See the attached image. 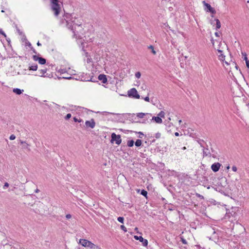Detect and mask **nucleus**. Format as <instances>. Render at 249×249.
<instances>
[{
	"label": "nucleus",
	"instance_id": "obj_1",
	"mask_svg": "<svg viewBox=\"0 0 249 249\" xmlns=\"http://www.w3.org/2000/svg\"><path fill=\"white\" fill-rule=\"evenodd\" d=\"M67 26L73 33V36L76 38L77 43L80 44L82 50L85 51L84 48L87 42L83 37L84 28L82 22L75 17L74 15H70L67 17Z\"/></svg>",
	"mask_w": 249,
	"mask_h": 249
},
{
	"label": "nucleus",
	"instance_id": "obj_2",
	"mask_svg": "<svg viewBox=\"0 0 249 249\" xmlns=\"http://www.w3.org/2000/svg\"><path fill=\"white\" fill-rule=\"evenodd\" d=\"M51 6L52 10L54 12V15L57 16L61 9L60 4L58 0H51Z\"/></svg>",
	"mask_w": 249,
	"mask_h": 249
},
{
	"label": "nucleus",
	"instance_id": "obj_3",
	"mask_svg": "<svg viewBox=\"0 0 249 249\" xmlns=\"http://www.w3.org/2000/svg\"><path fill=\"white\" fill-rule=\"evenodd\" d=\"M202 151L203 157H212L213 158L217 157V153L213 148L210 150L208 147H204L202 149Z\"/></svg>",
	"mask_w": 249,
	"mask_h": 249
},
{
	"label": "nucleus",
	"instance_id": "obj_4",
	"mask_svg": "<svg viewBox=\"0 0 249 249\" xmlns=\"http://www.w3.org/2000/svg\"><path fill=\"white\" fill-rule=\"evenodd\" d=\"M79 243L83 246L89 249H92L95 247V245L94 244L86 239H80L79 240Z\"/></svg>",
	"mask_w": 249,
	"mask_h": 249
},
{
	"label": "nucleus",
	"instance_id": "obj_5",
	"mask_svg": "<svg viewBox=\"0 0 249 249\" xmlns=\"http://www.w3.org/2000/svg\"><path fill=\"white\" fill-rule=\"evenodd\" d=\"M128 95L129 97L135 99H139L140 98L137 90L135 88H132L128 91Z\"/></svg>",
	"mask_w": 249,
	"mask_h": 249
},
{
	"label": "nucleus",
	"instance_id": "obj_6",
	"mask_svg": "<svg viewBox=\"0 0 249 249\" xmlns=\"http://www.w3.org/2000/svg\"><path fill=\"white\" fill-rule=\"evenodd\" d=\"M111 142H113L114 141H115V143L119 145L120 144H121V143L122 142V140L121 138V136L120 135H116L115 133H113L111 134Z\"/></svg>",
	"mask_w": 249,
	"mask_h": 249
},
{
	"label": "nucleus",
	"instance_id": "obj_7",
	"mask_svg": "<svg viewBox=\"0 0 249 249\" xmlns=\"http://www.w3.org/2000/svg\"><path fill=\"white\" fill-rule=\"evenodd\" d=\"M85 125L87 128H93L95 126V122L93 119L85 122Z\"/></svg>",
	"mask_w": 249,
	"mask_h": 249
},
{
	"label": "nucleus",
	"instance_id": "obj_8",
	"mask_svg": "<svg viewBox=\"0 0 249 249\" xmlns=\"http://www.w3.org/2000/svg\"><path fill=\"white\" fill-rule=\"evenodd\" d=\"M134 238L136 240H139L141 242H142L143 246L146 247L147 246V245H148L147 240L146 239H144L142 236H138L137 235H135L134 236Z\"/></svg>",
	"mask_w": 249,
	"mask_h": 249
},
{
	"label": "nucleus",
	"instance_id": "obj_9",
	"mask_svg": "<svg viewBox=\"0 0 249 249\" xmlns=\"http://www.w3.org/2000/svg\"><path fill=\"white\" fill-rule=\"evenodd\" d=\"M20 143L22 145V148L23 149H26L28 151H31V149L30 148V145L26 141H23L22 140H20Z\"/></svg>",
	"mask_w": 249,
	"mask_h": 249
},
{
	"label": "nucleus",
	"instance_id": "obj_10",
	"mask_svg": "<svg viewBox=\"0 0 249 249\" xmlns=\"http://www.w3.org/2000/svg\"><path fill=\"white\" fill-rule=\"evenodd\" d=\"M221 165L219 162L214 163L212 165L211 169L214 172H216L219 170Z\"/></svg>",
	"mask_w": 249,
	"mask_h": 249
},
{
	"label": "nucleus",
	"instance_id": "obj_11",
	"mask_svg": "<svg viewBox=\"0 0 249 249\" xmlns=\"http://www.w3.org/2000/svg\"><path fill=\"white\" fill-rule=\"evenodd\" d=\"M33 59L35 61H38L39 63L42 65L45 64L46 62L45 59L42 57H39L36 55H34Z\"/></svg>",
	"mask_w": 249,
	"mask_h": 249
},
{
	"label": "nucleus",
	"instance_id": "obj_12",
	"mask_svg": "<svg viewBox=\"0 0 249 249\" xmlns=\"http://www.w3.org/2000/svg\"><path fill=\"white\" fill-rule=\"evenodd\" d=\"M70 68H69L68 69H67L66 68H56V71L57 72H58V73H60V74H65V73H68V71L70 70Z\"/></svg>",
	"mask_w": 249,
	"mask_h": 249
},
{
	"label": "nucleus",
	"instance_id": "obj_13",
	"mask_svg": "<svg viewBox=\"0 0 249 249\" xmlns=\"http://www.w3.org/2000/svg\"><path fill=\"white\" fill-rule=\"evenodd\" d=\"M154 121L157 124H161L162 123V120L160 117L158 116H153L152 117V119H150V121Z\"/></svg>",
	"mask_w": 249,
	"mask_h": 249
},
{
	"label": "nucleus",
	"instance_id": "obj_14",
	"mask_svg": "<svg viewBox=\"0 0 249 249\" xmlns=\"http://www.w3.org/2000/svg\"><path fill=\"white\" fill-rule=\"evenodd\" d=\"M98 79L101 81L104 84L106 83L107 81L106 75L103 74H101L98 76Z\"/></svg>",
	"mask_w": 249,
	"mask_h": 249
},
{
	"label": "nucleus",
	"instance_id": "obj_15",
	"mask_svg": "<svg viewBox=\"0 0 249 249\" xmlns=\"http://www.w3.org/2000/svg\"><path fill=\"white\" fill-rule=\"evenodd\" d=\"M152 117V114L150 113H145V117L144 118V120L143 122H142V123H149V121H148V119L150 120V118Z\"/></svg>",
	"mask_w": 249,
	"mask_h": 249
},
{
	"label": "nucleus",
	"instance_id": "obj_16",
	"mask_svg": "<svg viewBox=\"0 0 249 249\" xmlns=\"http://www.w3.org/2000/svg\"><path fill=\"white\" fill-rule=\"evenodd\" d=\"M203 2L204 3V5L207 7L209 12L212 13H214V10L209 4L206 3L205 1H204Z\"/></svg>",
	"mask_w": 249,
	"mask_h": 249
},
{
	"label": "nucleus",
	"instance_id": "obj_17",
	"mask_svg": "<svg viewBox=\"0 0 249 249\" xmlns=\"http://www.w3.org/2000/svg\"><path fill=\"white\" fill-rule=\"evenodd\" d=\"M46 71H47V69H46L39 70L38 71V75L39 76H41V77H46V75H45L44 74L46 72Z\"/></svg>",
	"mask_w": 249,
	"mask_h": 249
},
{
	"label": "nucleus",
	"instance_id": "obj_18",
	"mask_svg": "<svg viewBox=\"0 0 249 249\" xmlns=\"http://www.w3.org/2000/svg\"><path fill=\"white\" fill-rule=\"evenodd\" d=\"M23 91L24 90L23 89H20L18 88L14 89L13 90V91L18 95L21 94L23 92Z\"/></svg>",
	"mask_w": 249,
	"mask_h": 249
},
{
	"label": "nucleus",
	"instance_id": "obj_19",
	"mask_svg": "<svg viewBox=\"0 0 249 249\" xmlns=\"http://www.w3.org/2000/svg\"><path fill=\"white\" fill-rule=\"evenodd\" d=\"M218 52L220 53V54L219 55V59L222 61H224L225 60V56L222 53V51L220 50H218Z\"/></svg>",
	"mask_w": 249,
	"mask_h": 249
},
{
	"label": "nucleus",
	"instance_id": "obj_20",
	"mask_svg": "<svg viewBox=\"0 0 249 249\" xmlns=\"http://www.w3.org/2000/svg\"><path fill=\"white\" fill-rule=\"evenodd\" d=\"M85 57H86V59H85L84 60L86 61L87 63H89L91 61V58L88 55V53L86 52L85 53Z\"/></svg>",
	"mask_w": 249,
	"mask_h": 249
},
{
	"label": "nucleus",
	"instance_id": "obj_21",
	"mask_svg": "<svg viewBox=\"0 0 249 249\" xmlns=\"http://www.w3.org/2000/svg\"><path fill=\"white\" fill-rule=\"evenodd\" d=\"M65 75L63 76L62 77V78L63 79H71V74H69V73L68 72V73H65L64 74Z\"/></svg>",
	"mask_w": 249,
	"mask_h": 249
},
{
	"label": "nucleus",
	"instance_id": "obj_22",
	"mask_svg": "<svg viewBox=\"0 0 249 249\" xmlns=\"http://www.w3.org/2000/svg\"><path fill=\"white\" fill-rule=\"evenodd\" d=\"M37 69V65L36 64H34L29 67V70L32 71H36Z\"/></svg>",
	"mask_w": 249,
	"mask_h": 249
},
{
	"label": "nucleus",
	"instance_id": "obj_23",
	"mask_svg": "<svg viewBox=\"0 0 249 249\" xmlns=\"http://www.w3.org/2000/svg\"><path fill=\"white\" fill-rule=\"evenodd\" d=\"M145 115V113H138L137 114V117L139 118H144Z\"/></svg>",
	"mask_w": 249,
	"mask_h": 249
},
{
	"label": "nucleus",
	"instance_id": "obj_24",
	"mask_svg": "<svg viewBox=\"0 0 249 249\" xmlns=\"http://www.w3.org/2000/svg\"><path fill=\"white\" fill-rule=\"evenodd\" d=\"M148 48L149 49H150L151 50V52L153 54H156L157 52L156 51L154 50V47L152 45H150L148 47Z\"/></svg>",
	"mask_w": 249,
	"mask_h": 249
},
{
	"label": "nucleus",
	"instance_id": "obj_25",
	"mask_svg": "<svg viewBox=\"0 0 249 249\" xmlns=\"http://www.w3.org/2000/svg\"><path fill=\"white\" fill-rule=\"evenodd\" d=\"M142 141L139 139H138L135 143V145L137 147L141 146L142 145Z\"/></svg>",
	"mask_w": 249,
	"mask_h": 249
},
{
	"label": "nucleus",
	"instance_id": "obj_26",
	"mask_svg": "<svg viewBox=\"0 0 249 249\" xmlns=\"http://www.w3.org/2000/svg\"><path fill=\"white\" fill-rule=\"evenodd\" d=\"M215 20H216V29H218L221 27L220 22L218 19H216Z\"/></svg>",
	"mask_w": 249,
	"mask_h": 249
},
{
	"label": "nucleus",
	"instance_id": "obj_27",
	"mask_svg": "<svg viewBox=\"0 0 249 249\" xmlns=\"http://www.w3.org/2000/svg\"><path fill=\"white\" fill-rule=\"evenodd\" d=\"M134 142L133 140H130V141H128L127 142V145L129 146V147H132L134 145Z\"/></svg>",
	"mask_w": 249,
	"mask_h": 249
},
{
	"label": "nucleus",
	"instance_id": "obj_28",
	"mask_svg": "<svg viewBox=\"0 0 249 249\" xmlns=\"http://www.w3.org/2000/svg\"><path fill=\"white\" fill-rule=\"evenodd\" d=\"M81 80L84 81H93L92 80V78H87V77H82Z\"/></svg>",
	"mask_w": 249,
	"mask_h": 249
},
{
	"label": "nucleus",
	"instance_id": "obj_29",
	"mask_svg": "<svg viewBox=\"0 0 249 249\" xmlns=\"http://www.w3.org/2000/svg\"><path fill=\"white\" fill-rule=\"evenodd\" d=\"M165 115V113L163 111H161L160 112V113L158 114V116L160 117V118H164Z\"/></svg>",
	"mask_w": 249,
	"mask_h": 249
},
{
	"label": "nucleus",
	"instance_id": "obj_30",
	"mask_svg": "<svg viewBox=\"0 0 249 249\" xmlns=\"http://www.w3.org/2000/svg\"><path fill=\"white\" fill-rule=\"evenodd\" d=\"M141 194L144 196L147 197V192L144 190H142L141 192Z\"/></svg>",
	"mask_w": 249,
	"mask_h": 249
},
{
	"label": "nucleus",
	"instance_id": "obj_31",
	"mask_svg": "<svg viewBox=\"0 0 249 249\" xmlns=\"http://www.w3.org/2000/svg\"><path fill=\"white\" fill-rule=\"evenodd\" d=\"M117 220L120 223H124V218L123 217H118Z\"/></svg>",
	"mask_w": 249,
	"mask_h": 249
},
{
	"label": "nucleus",
	"instance_id": "obj_32",
	"mask_svg": "<svg viewBox=\"0 0 249 249\" xmlns=\"http://www.w3.org/2000/svg\"><path fill=\"white\" fill-rule=\"evenodd\" d=\"M73 120H74V121L75 122H77L80 123V122H82V119H77L76 117H74L73 118Z\"/></svg>",
	"mask_w": 249,
	"mask_h": 249
},
{
	"label": "nucleus",
	"instance_id": "obj_33",
	"mask_svg": "<svg viewBox=\"0 0 249 249\" xmlns=\"http://www.w3.org/2000/svg\"><path fill=\"white\" fill-rule=\"evenodd\" d=\"M242 54L244 56V59L246 61V62L247 61H248L249 60L248 59V57H247L246 53H243L242 52Z\"/></svg>",
	"mask_w": 249,
	"mask_h": 249
},
{
	"label": "nucleus",
	"instance_id": "obj_34",
	"mask_svg": "<svg viewBox=\"0 0 249 249\" xmlns=\"http://www.w3.org/2000/svg\"><path fill=\"white\" fill-rule=\"evenodd\" d=\"M141 73L140 72H137L135 73V76L137 78H140V77H141Z\"/></svg>",
	"mask_w": 249,
	"mask_h": 249
},
{
	"label": "nucleus",
	"instance_id": "obj_35",
	"mask_svg": "<svg viewBox=\"0 0 249 249\" xmlns=\"http://www.w3.org/2000/svg\"><path fill=\"white\" fill-rule=\"evenodd\" d=\"M202 142H204V141H203V140H199V141H198V143H199V144L200 145V146H201V147H202L203 148H204L205 147H204V146L203 145Z\"/></svg>",
	"mask_w": 249,
	"mask_h": 249
},
{
	"label": "nucleus",
	"instance_id": "obj_36",
	"mask_svg": "<svg viewBox=\"0 0 249 249\" xmlns=\"http://www.w3.org/2000/svg\"><path fill=\"white\" fill-rule=\"evenodd\" d=\"M120 228L124 232H126L127 231L126 228H125V227L124 225H121Z\"/></svg>",
	"mask_w": 249,
	"mask_h": 249
},
{
	"label": "nucleus",
	"instance_id": "obj_37",
	"mask_svg": "<svg viewBox=\"0 0 249 249\" xmlns=\"http://www.w3.org/2000/svg\"><path fill=\"white\" fill-rule=\"evenodd\" d=\"M71 114H70V113L67 114V115L65 117V119L66 120L69 119L71 117Z\"/></svg>",
	"mask_w": 249,
	"mask_h": 249
},
{
	"label": "nucleus",
	"instance_id": "obj_38",
	"mask_svg": "<svg viewBox=\"0 0 249 249\" xmlns=\"http://www.w3.org/2000/svg\"><path fill=\"white\" fill-rule=\"evenodd\" d=\"M9 139L11 140H14L16 139V136L12 134L10 136Z\"/></svg>",
	"mask_w": 249,
	"mask_h": 249
},
{
	"label": "nucleus",
	"instance_id": "obj_39",
	"mask_svg": "<svg viewBox=\"0 0 249 249\" xmlns=\"http://www.w3.org/2000/svg\"><path fill=\"white\" fill-rule=\"evenodd\" d=\"M160 136H161L160 133L158 132V133H157L156 134V135H155V137H156L157 139H159V138H160Z\"/></svg>",
	"mask_w": 249,
	"mask_h": 249
},
{
	"label": "nucleus",
	"instance_id": "obj_40",
	"mask_svg": "<svg viewBox=\"0 0 249 249\" xmlns=\"http://www.w3.org/2000/svg\"><path fill=\"white\" fill-rule=\"evenodd\" d=\"M8 186H9V184H8V183H7V182H5V183H4V185L3 187V188L4 189H6V188H7Z\"/></svg>",
	"mask_w": 249,
	"mask_h": 249
},
{
	"label": "nucleus",
	"instance_id": "obj_41",
	"mask_svg": "<svg viewBox=\"0 0 249 249\" xmlns=\"http://www.w3.org/2000/svg\"><path fill=\"white\" fill-rule=\"evenodd\" d=\"M232 170L234 172H236L237 170V167L235 166H233L232 167Z\"/></svg>",
	"mask_w": 249,
	"mask_h": 249
},
{
	"label": "nucleus",
	"instance_id": "obj_42",
	"mask_svg": "<svg viewBox=\"0 0 249 249\" xmlns=\"http://www.w3.org/2000/svg\"><path fill=\"white\" fill-rule=\"evenodd\" d=\"M66 217L67 219H70L71 217V215L70 214H67L66 215Z\"/></svg>",
	"mask_w": 249,
	"mask_h": 249
},
{
	"label": "nucleus",
	"instance_id": "obj_43",
	"mask_svg": "<svg viewBox=\"0 0 249 249\" xmlns=\"http://www.w3.org/2000/svg\"><path fill=\"white\" fill-rule=\"evenodd\" d=\"M138 133L139 134V137L140 138H142V136H143V133L142 132H139Z\"/></svg>",
	"mask_w": 249,
	"mask_h": 249
},
{
	"label": "nucleus",
	"instance_id": "obj_44",
	"mask_svg": "<svg viewBox=\"0 0 249 249\" xmlns=\"http://www.w3.org/2000/svg\"><path fill=\"white\" fill-rule=\"evenodd\" d=\"M0 33L3 36H6V35L4 33V32L2 30V29H0Z\"/></svg>",
	"mask_w": 249,
	"mask_h": 249
},
{
	"label": "nucleus",
	"instance_id": "obj_45",
	"mask_svg": "<svg viewBox=\"0 0 249 249\" xmlns=\"http://www.w3.org/2000/svg\"><path fill=\"white\" fill-rule=\"evenodd\" d=\"M144 100L146 101V102H149V98L148 96H147L146 97H145L144 98H143Z\"/></svg>",
	"mask_w": 249,
	"mask_h": 249
},
{
	"label": "nucleus",
	"instance_id": "obj_46",
	"mask_svg": "<svg viewBox=\"0 0 249 249\" xmlns=\"http://www.w3.org/2000/svg\"><path fill=\"white\" fill-rule=\"evenodd\" d=\"M246 63L247 67L249 68V60L247 61L246 62Z\"/></svg>",
	"mask_w": 249,
	"mask_h": 249
},
{
	"label": "nucleus",
	"instance_id": "obj_47",
	"mask_svg": "<svg viewBox=\"0 0 249 249\" xmlns=\"http://www.w3.org/2000/svg\"><path fill=\"white\" fill-rule=\"evenodd\" d=\"M175 135L177 137L179 135V133L178 132H175Z\"/></svg>",
	"mask_w": 249,
	"mask_h": 249
},
{
	"label": "nucleus",
	"instance_id": "obj_48",
	"mask_svg": "<svg viewBox=\"0 0 249 249\" xmlns=\"http://www.w3.org/2000/svg\"><path fill=\"white\" fill-rule=\"evenodd\" d=\"M182 242L183 244H186V241L185 239H182Z\"/></svg>",
	"mask_w": 249,
	"mask_h": 249
},
{
	"label": "nucleus",
	"instance_id": "obj_49",
	"mask_svg": "<svg viewBox=\"0 0 249 249\" xmlns=\"http://www.w3.org/2000/svg\"><path fill=\"white\" fill-rule=\"evenodd\" d=\"M215 35L216 36H219V33H217V32H215Z\"/></svg>",
	"mask_w": 249,
	"mask_h": 249
},
{
	"label": "nucleus",
	"instance_id": "obj_50",
	"mask_svg": "<svg viewBox=\"0 0 249 249\" xmlns=\"http://www.w3.org/2000/svg\"><path fill=\"white\" fill-rule=\"evenodd\" d=\"M37 45L38 46H41V44L39 43V41L37 43Z\"/></svg>",
	"mask_w": 249,
	"mask_h": 249
},
{
	"label": "nucleus",
	"instance_id": "obj_51",
	"mask_svg": "<svg viewBox=\"0 0 249 249\" xmlns=\"http://www.w3.org/2000/svg\"><path fill=\"white\" fill-rule=\"evenodd\" d=\"M39 191V190L37 189H36V190L35 191V192H36V193H38Z\"/></svg>",
	"mask_w": 249,
	"mask_h": 249
},
{
	"label": "nucleus",
	"instance_id": "obj_52",
	"mask_svg": "<svg viewBox=\"0 0 249 249\" xmlns=\"http://www.w3.org/2000/svg\"><path fill=\"white\" fill-rule=\"evenodd\" d=\"M181 122H182V121H181V120H179L178 121V123H179V124H180Z\"/></svg>",
	"mask_w": 249,
	"mask_h": 249
},
{
	"label": "nucleus",
	"instance_id": "obj_53",
	"mask_svg": "<svg viewBox=\"0 0 249 249\" xmlns=\"http://www.w3.org/2000/svg\"><path fill=\"white\" fill-rule=\"evenodd\" d=\"M227 169L229 170L230 169V166H228L227 167H226Z\"/></svg>",
	"mask_w": 249,
	"mask_h": 249
},
{
	"label": "nucleus",
	"instance_id": "obj_54",
	"mask_svg": "<svg viewBox=\"0 0 249 249\" xmlns=\"http://www.w3.org/2000/svg\"><path fill=\"white\" fill-rule=\"evenodd\" d=\"M226 217L227 216H229L230 217L229 214L228 213H226Z\"/></svg>",
	"mask_w": 249,
	"mask_h": 249
},
{
	"label": "nucleus",
	"instance_id": "obj_55",
	"mask_svg": "<svg viewBox=\"0 0 249 249\" xmlns=\"http://www.w3.org/2000/svg\"><path fill=\"white\" fill-rule=\"evenodd\" d=\"M225 63H226L227 65H228L229 64L228 63V62H227V61H225Z\"/></svg>",
	"mask_w": 249,
	"mask_h": 249
},
{
	"label": "nucleus",
	"instance_id": "obj_56",
	"mask_svg": "<svg viewBox=\"0 0 249 249\" xmlns=\"http://www.w3.org/2000/svg\"><path fill=\"white\" fill-rule=\"evenodd\" d=\"M1 12H2V13H4V11L3 10H1Z\"/></svg>",
	"mask_w": 249,
	"mask_h": 249
},
{
	"label": "nucleus",
	"instance_id": "obj_57",
	"mask_svg": "<svg viewBox=\"0 0 249 249\" xmlns=\"http://www.w3.org/2000/svg\"><path fill=\"white\" fill-rule=\"evenodd\" d=\"M31 43H29L28 46H31Z\"/></svg>",
	"mask_w": 249,
	"mask_h": 249
},
{
	"label": "nucleus",
	"instance_id": "obj_58",
	"mask_svg": "<svg viewBox=\"0 0 249 249\" xmlns=\"http://www.w3.org/2000/svg\"><path fill=\"white\" fill-rule=\"evenodd\" d=\"M186 149V147H183V149Z\"/></svg>",
	"mask_w": 249,
	"mask_h": 249
},
{
	"label": "nucleus",
	"instance_id": "obj_59",
	"mask_svg": "<svg viewBox=\"0 0 249 249\" xmlns=\"http://www.w3.org/2000/svg\"><path fill=\"white\" fill-rule=\"evenodd\" d=\"M247 3H249V0L247 1Z\"/></svg>",
	"mask_w": 249,
	"mask_h": 249
}]
</instances>
